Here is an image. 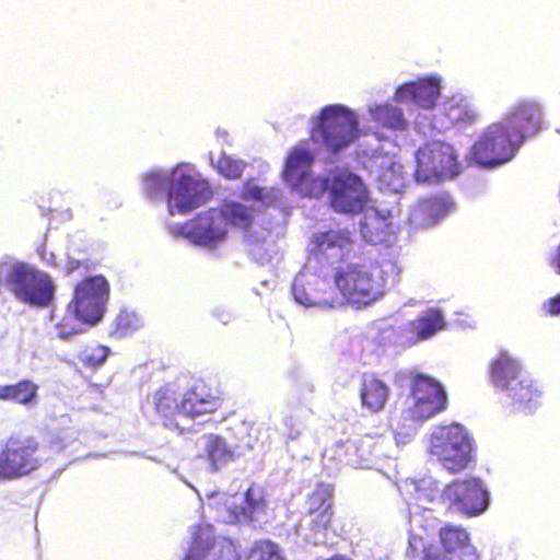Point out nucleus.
I'll use <instances>...</instances> for the list:
<instances>
[{"label": "nucleus", "mask_w": 560, "mask_h": 560, "mask_svg": "<svg viewBox=\"0 0 560 560\" xmlns=\"http://www.w3.org/2000/svg\"><path fill=\"white\" fill-rule=\"evenodd\" d=\"M278 198L275 189H267L248 182L243 191L245 202L253 201L250 207L235 201L225 202L220 210L211 209L179 228L178 233L191 243L214 248L222 244L228 235V224L246 228L250 224L256 206H267Z\"/></svg>", "instance_id": "1"}, {"label": "nucleus", "mask_w": 560, "mask_h": 560, "mask_svg": "<svg viewBox=\"0 0 560 560\" xmlns=\"http://www.w3.org/2000/svg\"><path fill=\"white\" fill-rule=\"evenodd\" d=\"M376 269L371 270L365 266L347 265L338 268L334 277L332 293L312 295L304 298V287H318L325 284V279L316 275L301 272L294 280L292 293L294 300L306 307H335L343 304L345 301L352 304H369L381 296L383 283L375 275Z\"/></svg>", "instance_id": "2"}, {"label": "nucleus", "mask_w": 560, "mask_h": 560, "mask_svg": "<svg viewBox=\"0 0 560 560\" xmlns=\"http://www.w3.org/2000/svg\"><path fill=\"white\" fill-rule=\"evenodd\" d=\"M143 189L152 198L167 197L171 214L187 213L203 205L211 196L209 184L190 164L171 171H151L143 177Z\"/></svg>", "instance_id": "3"}, {"label": "nucleus", "mask_w": 560, "mask_h": 560, "mask_svg": "<svg viewBox=\"0 0 560 560\" xmlns=\"http://www.w3.org/2000/svg\"><path fill=\"white\" fill-rule=\"evenodd\" d=\"M222 402L220 394L206 385H196L179 395L165 387L155 395L158 412L180 430L189 429L186 425L188 421H202L206 416L214 413Z\"/></svg>", "instance_id": "4"}, {"label": "nucleus", "mask_w": 560, "mask_h": 560, "mask_svg": "<svg viewBox=\"0 0 560 560\" xmlns=\"http://www.w3.org/2000/svg\"><path fill=\"white\" fill-rule=\"evenodd\" d=\"M109 298V284L102 276L90 277L77 284L67 314L58 325V335L67 339L81 332L82 324L94 325L104 314Z\"/></svg>", "instance_id": "5"}, {"label": "nucleus", "mask_w": 560, "mask_h": 560, "mask_svg": "<svg viewBox=\"0 0 560 560\" xmlns=\"http://www.w3.org/2000/svg\"><path fill=\"white\" fill-rule=\"evenodd\" d=\"M359 136L358 115L345 105L325 106L313 118L312 140L334 153L349 148Z\"/></svg>", "instance_id": "6"}, {"label": "nucleus", "mask_w": 560, "mask_h": 560, "mask_svg": "<svg viewBox=\"0 0 560 560\" xmlns=\"http://www.w3.org/2000/svg\"><path fill=\"white\" fill-rule=\"evenodd\" d=\"M428 452L448 472L458 474L474 462V441L458 423L435 427L429 438Z\"/></svg>", "instance_id": "7"}, {"label": "nucleus", "mask_w": 560, "mask_h": 560, "mask_svg": "<svg viewBox=\"0 0 560 560\" xmlns=\"http://www.w3.org/2000/svg\"><path fill=\"white\" fill-rule=\"evenodd\" d=\"M14 294V296L26 304L44 306L52 298L54 284L50 277L24 262H1L0 282Z\"/></svg>", "instance_id": "8"}, {"label": "nucleus", "mask_w": 560, "mask_h": 560, "mask_svg": "<svg viewBox=\"0 0 560 560\" xmlns=\"http://www.w3.org/2000/svg\"><path fill=\"white\" fill-rule=\"evenodd\" d=\"M460 172L455 149L442 141L427 142L416 154L415 177L429 183L453 178Z\"/></svg>", "instance_id": "9"}, {"label": "nucleus", "mask_w": 560, "mask_h": 560, "mask_svg": "<svg viewBox=\"0 0 560 560\" xmlns=\"http://www.w3.org/2000/svg\"><path fill=\"white\" fill-rule=\"evenodd\" d=\"M522 143L504 121L487 127L472 147V159L482 166L493 167L509 162Z\"/></svg>", "instance_id": "10"}, {"label": "nucleus", "mask_w": 560, "mask_h": 560, "mask_svg": "<svg viewBox=\"0 0 560 560\" xmlns=\"http://www.w3.org/2000/svg\"><path fill=\"white\" fill-rule=\"evenodd\" d=\"M446 402L442 384L429 375L418 374L411 381L410 402L405 412L412 422L423 421L443 411Z\"/></svg>", "instance_id": "11"}, {"label": "nucleus", "mask_w": 560, "mask_h": 560, "mask_svg": "<svg viewBox=\"0 0 560 560\" xmlns=\"http://www.w3.org/2000/svg\"><path fill=\"white\" fill-rule=\"evenodd\" d=\"M441 498L448 510L468 516L483 513L489 504V493L476 478L451 482L445 487Z\"/></svg>", "instance_id": "12"}, {"label": "nucleus", "mask_w": 560, "mask_h": 560, "mask_svg": "<svg viewBox=\"0 0 560 560\" xmlns=\"http://www.w3.org/2000/svg\"><path fill=\"white\" fill-rule=\"evenodd\" d=\"M313 156L302 148L294 149L288 156L284 179L301 196L318 197L327 189V180L311 176Z\"/></svg>", "instance_id": "13"}, {"label": "nucleus", "mask_w": 560, "mask_h": 560, "mask_svg": "<svg viewBox=\"0 0 560 560\" xmlns=\"http://www.w3.org/2000/svg\"><path fill=\"white\" fill-rule=\"evenodd\" d=\"M369 192L361 178L341 172L335 176L330 187L331 208L341 213L363 211L369 206Z\"/></svg>", "instance_id": "14"}, {"label": "nucleus", "mask_w": 560, "mask_h": 560, "mask_svg": "<svg viewBox=\"0 0 560 560\" xmlns=\"http://www.w3.org/2000/svg\"><path fill=\"white\" fill-rule=\"evenodd\" d=\"M36 450L32 438H10L0 454V477L13 478L34 470L38 466Z\"/></svg>", "instance_id": "15"}, {"label": "nucleus", "mask_w": 560, "mask_h": 560, "mask_svg": "<svg viewBox=\"0 0 560 560\" xmlns=\"http://www.w3.org/2000/svg\"><path fill=\"white\" fill-rule=\"evenodd\" d=\"M332 489L329 485H318L308 498L310 516L307 526L310 533H304L306 540L313 544L323 542L325 532L331 521L330 498Z\"/></svg>", "instance_id": "16"}, {"label": "nucleus", "mask_w": 560, "mask_h": 560, "mask_svg": "<svg viewBox=\"0 0 560 560\" xmlns=\"http://www.w3.org/2000/svg\"><path fill=\"white\" fill-rule=\"evenodd\" d=\"M511 132L523 143L527 136H535L542 127V109L539 103L524 100L511 107L503 119Z\"/></svg>", "instance_id": "17"}, {"label": "nucleus", "mask_w": 560, "mask_h": 560, "mask_svg": "<svg viewBox=\"0 0 560 560\" xmlns=\"http://www.w3.org/2000/svg\"><path fill=\"white\" fill-rule=\"evenodd\" d=\"M363 165L374 176L380 189L399 192L405 187L402 165L394 156L373 151Z\"/></svg>", "instance_id": "18"}, {"label": "nucleus", "mask_w": 560, "mask_h": 560, "mask_svg": "<svg viewBox=\"0 0 560 560\" xmlns=\"http://www.w3.org/2000/svg\"><path fill=\"white\" fill-rule=\"evenodd\" d=\"M240 502L241 508L230 510L225 523L250 522L265 523L268 521L267 505L264 491L260 487H250L245 494L233 497V504Z\"/></svg>", "instance_id": "19"}, {"label": "nucleus", "mask_w": 560, "mask_h": 560, "mask_svg": "<svg viewBox=\"0 0 560 560\" xmlns=\"http://www.w3.org/2000/svg\"><path fill=\"white\" fill-rule=\"evenodd\" d=\"M360 233L363 240L372 244L392 243L394 232L392 229L390 212L378 210L374 206H368L363 210L359 222Z\"/></svg>", "instance_id": "20"}, {"label": "nucleus", "mask_w": 560, "mask_h": 560, "mask_svg": "<svg viewBox=\"0 0 560 560\" xmlns=\"http://www.w3.org/2000/svg\"><path fill=\"white\" fill-rule=\"evenodd\" d=\"M351 250L352 240L349 233L342 230L316 233L311 241V252L331 261L342 260Z\"/></svg>", "instance_id": "21"}, {"label": "nucleus", "mask_w": 560, "mask_h": 560, "mask_svg": "<svg viewBox=\"0 0 560 560\" xmlns=\"http://www.w3.org/2000/svg\"><path fill=\"white\" fill-rule=\"evenodd\" d=\"M440 96V79L431 77L410 82L397 89L395 98L397 102H413L423 108H431Z\"/></svg>", "instance_id": "22"}, {"label": "nucleus", "mask_w": 560, "mask_h": 560, "mask_svg": "<svg viewBox=\"0 0 560 560\" xmlns=\"http://www.w3.org/2000/svg\"><path fill=\"white\" fill-rule=\"evenodd\" d=\"M521 377V366L506 351H501L491 363V378L494 385L508 396L515 397L514 383Z\"/></svg>", "instance_id": "23"}, {"label": "nucleus", "mask_w": 560, "mask_h": 560, "mask_svg": "<svg viewBox=\"0 0 560 560\" xmlns=\"http://www.w3.org/2000/svg\"><path fill=\"white\" fill-rule=\"evenodd\" d=\"M444 322L438 311H429L417 320L411 322L401 335V343L411 346L420 340L432 337L435 332L443 329Z\"/></svg>", "instance_id": "24"}, {"label": "nucleus", "mask_w": 560, "mask_h": 560, "mask_svg": "<svg viewBox=\"0 0 560 560\" xmlns=\"http://www.w3.org/2000/svg\"><path fill=\"white\" fill-rule=\"evenodd\" d=\"M401 488L409 495L408 505L410 512L413 509L428 510L429 504L433 503L439 495L436 482L432 477H425L420 480H406Z\"/></svg>", "instance_id": "25"}, {"label": "nucleus", "mask_w": 560, "mask_h": 560, "mask_svg": "<svg viewBox=\"0 0 560 560\" xmlns=\"http://www.w3.org/2000/svg\"><path fill=\"white\" fill-rule=\"evenodd\" d=\"M452 206L453 203L447 196H439L421 201L412 209L410 221L416 226L431 225L435 223L440 217L447 213Z\"/></svg>", "instance_id": "26"}, {"label": "nucleus", "mask_w": 560, "mask_h": 560, "mask_svg": "<svg viewBox=\"0 0 560 560\" xmlns=\"http://www.w3.org/2000/svg\"><path fill=\"white\" fill-rule=\"evenodd\" d=\"M443 548L448 553L459 552V557L472 560L476 558L474 548L469 545L468 534L464 528L455 526L443 527L440 532Z\"/></svg>", "instance_id": "27"}, {"label": "nucleus", "mask_w": 560, "mask_h": 560, "mask_svg": "<svg viewBox=\"0 0 560 560\" xmlns=\"http://www.w3.org/2000/svg\"><path fill=\"white\" fill-rule=\"evenodd\" d=\"M388 395V386L374 377L365 378L360 392L362 406L372 412H377L384 408Z\"/></svg>", "instance_id": "28"}, {"label": "nucleus", "mask_w": 560, "mask_h": 560, "mask_svg": "<svg viewBox=\"0 0 560 560\" xmlns=\"http://www.w3.org/2000/svg\"><path fill=\"white\" fill-rule=\"evenodd\" d=\"M445 115L452 124L469 125L477 120L478 112L472 104L462 95L452 96L444 106Z\"/></svg>", "instance_id": "29"}, {"label": "nucleus", "mask_w": 560, "mask_h": 560, "mask_svg": "<svg viewBox=\"0 0 560 560\" xmlns=\"http://www.w3.org/2000/svg\"><path fill=\"white\" fill-rule=\"evenodd\" d=\"M368 112L372 121L386 128L398 130L406 126L401 109L390 104H370Z\"/></svg>", "instance_id": "30"}, {"label": "nucleus", "mask_w": 560, "mask_h": 560, "mask_svg": "<svg viewBox=\"0 0 560 560\" xmlns=\"http://www.w3.org/2000/svg\"><path fill=\"white\" fill-rule=\"evenodd\" d=\"M205 452L213 470H219L234 458V451L218 435L206 436Z\"/></svg>", "instance_id": "31"}, {"label": "nucleus", "mask_w": 560, "mask_h": 560, "mask_svg": "<svg viewBox=\"0 0 560 560\" xmlns=\"http://www.w3.org/2000/svg\"><path fill=\"white\" fill-rule=\"evenodd\" d=\"M37 389L38 387L36 384L30 381H23L15 385L0 387V398L14 400L23 405H30L35 401L37 397Z\"/></svg>", "instance_id": "32"}, {"label": "nucleus", "mask_w": 560, "mask_h": 560, "mask_svg": "<svg viewBox=\"0 0 560 560\" xmlns=\"http://www.w3.org/2000/svg\"><path fill=\"white\" fill-rule=\"evenodd\" d=\"M194 542L185 560H201L205 551L213 542V530L210 525L200 526L198 533H192Z\"/></svg>", "instance_id": "33"}, {"label": "nucleus", "mask_w": 560, "mask_h": 560, "mask_svg": "<svg viewBox=\"0 0 560 560\" xmlns=\"http://www.w3.org/2000/svg\"><path fill=\"white\" fill-rule=\"evenodd\" d=\"M514 386L518 396L511 397L513 401L526 408L527 410H532L533 406L536 404L537 398L539 397L538 390L533 388L532 381L521 376L514 383Z\"/></svg>", "instance_id": "34"}, {"label": "nucleus", "mask_w": 560, "mask_h": 560, "mask_svg": "<svg viewBox=\"0 0 560 560\" xmlns=\"http://www.w3.org/2000/svg\"><path fill=\"white\" fill-rule=\"evenodd\" d=\"M211 163L214 165L217 171L229 179H235L241 177L246 164L242 160L233 159L230 155L222 154L217 162L211 156Z\"/></svg>", "instance_id": "35"}, {"label": "nucleus", "mask_w": 560, "mask_h": 560, "mask_svg": "<svg viewBox=\"0 0 560 560\" xmlns=\"http://www.w3.org/2000/svg\"><path fill=\"white\" fill-rule=\"evenodd\" d=\"M248 560H283L278 547L270 541H260L252 549Z\"/></svg>", "instance_id": "36"}, {"label": "nucleus", "mask_w": 560, "mask_h": 560, "mask_svg": "<svg viewBox=\"0 0 560 560\" xmlns=\"http://www.w3.org/2000/svg\"><path fill=\"white\" fill-rule=\"evenodd\" d=\"M109 353L108 348L103 346H97L91 349H88L83 353V361L91 366L101 365L107 358Z\"/></svg>", "instance_id": "37"}, {"label": "nucleus", "mask_w": 560, "mask_h": 560, "mask_svg": "<svg viewBox=\"0 0 560 560\" xmlns=\"http://www.w3.org/2000/svg\"><path fill=\"white\" fill-rule=\"evenodd\" d=\"M141 325L139 317L129 312H122L117 317V327L122 334L131 332Z\"/></svg>", "instance_id": "38"}, {"label": "nucleus", "mask_w": 560, "mask_h": 560, "mask_svg": "<svg viewBox=\"0 0 560 560\" xmlns=\"http://www.w3.org/2000/svg\"><path fill=\"white\" fill-rule=\"evenodd\" d=\"M312 293H319V294H328L330 295L332 293V285L329 281L325 280V284H319L318 287H304L303 296L307 298L312 295Z\"/></svg>", "instance_id": "39"}, {"label": "nucleus", "mask_w": 560, "mask_h": 560, "mask_svg": "<svg viewBox=\"0 0 560 560\" xmlns=\"http://www.w3.org/2000/svg\"><path fill=\"white\" fill-rule=\"evenodd\" d=\"M451 555L445 549L441 551L438 547H430L425 553V560H452Z\"/></svg>", "instance_id": "40"}, {"label": "nucleus", "mask_w": 560, "mask_h": 560, "mask_svg": "<svg viewBox=\"0 0 560 560\" xmlns=\"http://www.w3.org/2000/svg\"><path fill=\"white\" fill-rule=\"evenodd\" d=\"M219 560H238L234 546L231 542H224L220 548Z\"/></svg>", "instance_id": "41"}, {"label": "nucleus", "mask_w": 560, "mask_h": 560, "mask_svg": "<svg viewBox=\"0 0 560 560\" xmlns=\"http://www.w3.org/2000/svg\"><path fill=\"white\" fill-rule=\"evenodd\" d=\"M548 312L552 315L560 314V295L549 301Z\"/></svg>", "instance_id": "42"}, {"label": "nucleus", "mask_w": 560, "mask_h": 560, "mask_svg": "<svg viewBox=\"0 0 560 560\" xmlns=\"http://www.w3.org/2000/svg\"><path fill=\"white\" fill-rule=\"evenodd\" d=\"M231 500H233V497L231 498ZM238 503H240V502H236V504L234 505V504H233V501H231L230 503H229V501H225L224 510L221 512V515H220V517H221V520H222L223 522H225V521L223 520V517H228L230 510H232V509H234V508H241V504H240V505H237Z\"/></svg>", "instance_id": "43"}, {"label": "nucleus", "mask_w": 560, "mask_h": 560, "mask_svg": "<svg viewBox=\"0 0 560 560\" xmlns=\"http://www.w3.org/2000/svg\"><path fill=\"white\" fill-rule=\"evenodd\" d=\"M217 316L224 324H228L232 318V315L229 312H222V314H217Z\"/></svg>", "instance_id": "44"}, {"label": "nucleus", "mask_w": 560, "mask_h": 560, "mask_svg": "<svg viewBox=\"0 0 560 560\" xmlns=\"http://www.w3.org/2000/svg\"><path fill=\"white\" fill-rule=\"evenodd\" d=\"M415 431H416V427H415V424H413V423H410V424H408V425H407V428H406L405 435H406L407 438H409L410 435H412V434L415 433Z\"/></svg>", "instance_id": "45"}, {"label": "nucleus", "mask_w": 560, "mask_h": 560, "mask_svg": "<svg viewBox=\"0 0 560 560\" xmlns=\"http://www.w3.org/2000/svg\"><path fill=\"white\" fill-rule=\"evenodd\" d=\"M253 255L255 257H258L261 262H265L266 260H268L267 258L259 257V247H257V246L253 248Z\"/></svg>", "instance_id": "46"}, {"label": "nucleus", "mask_w": 560, "mask_h": 560, "mask_svg": "<svg viewBox=\"0 0 560 560\" xmlns=\"http://www.w3.org/2000/svg\"><path fill=\"white\" fill-rule=\"evenodd\" d=\"M217 136H218V137H224V138H225V137L228 136V133H226V131L221 130V129L219 128V129L217 130Z\"/></svg>", "instance_id": "47"}]
</instances>
